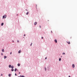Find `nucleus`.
Masks as SVG:
<instances>
[{
	"mask_svg": "<svg viewBox=\"0 0 77 77\" xmlns=\"http://www.w3.org/2000/svg\"><path fill=\"white\" fill-rule=\"evenodd\" d=\"M39 27H40V28H41V26H40Z\"/></svg>",
	"mask_w": 77,
	"mask_h": 77,
	"instance_id": "4be33fe9",
	"label": "nucleus"
},
{
	"mask_svg": "<svg viewBox=\"0 0 77 77\" xmlns=\"http://www.w3.org/2000/svg\"><path fill=\"white\" fill-rule=\"evenodd\" d=\"M6 18V15H5L4 16H3V18Z\"/></svg>",
	"mask_w": 77,
	"mask_h": 77,
	"instance_id": "f257e3e1",
	"label": "nucleus"
},
{
	"mask_svg": "<svg viewBox=\"0 0 77 77\" xmlns=\"http://www.w3.org/2000/svg\"><path fill=\"white\" fill-rule=\"evenodd\" d=\"M29 12H28L26 14V15H28V14H29Z\"/></svg>",
	"mask_w": 77,
	"mask_h": 77,
	"instance_id": "ddd939ff",
	"label": "nucleus"
},
{
	"mask_svg": "<svg viewBox=\"0 0 77 77\" xmlns=\"http://www.w3.org/2000/svg\"><path fill=\"white\" fill-rule=\"evenodd\" d=\"M51 32H52L51 31Z\"/></svg>",
	"mask_w": 77,
	"mask_h": 77,
	"instance_id": "f704fd0d",
	"label": "nucleus"
},
{
	"mask_svg": "<svg viewBox=\"0 0 77 77\" xmlns=\"http://www.w3.org/2000/svg\"><path fill=\"white\" fill-rule=\"evenodd\" d=\"M14 42V41H13V42Z\"/></svg>",
	"mask_w": 77,
	"mask_h": 77,
	"instance_id": "2f4dec72",
	"label": "nucleus"
},
{
	"mask_svg": "<svg viewBox=\"0 0 77 77\" xmlns=\"http://www.w3.org/2000/svg\"><path fill=\"white\" fill-rule=\"evenodd\" d=\"M11 70L12 71H14V70L13 69H12Z\"/></svg>",
	"mask_w": 77,
	"mask_h": 77,
	"instance_id": "dca6fc26",
	"label": "nucleus"
},
{
	"mask_svg": "<svg viewBox=\"0 0 77 77\" xmlns=\"http://www.w3.org/2000/svg\"><path fill=\"white\" fill-rule=\"evenodd\" d=\"M4 23H2V24H1V26H3V24H4Z\"/></svg>",
	"mask_w": 77,
	"mask_h": 77,
	"instance_id": "4468645a",
	"label": "nucleus"
},
{
	"mask_svg": "<svg viewBox=\"0 0 77 77\" xmlns=\"http://www.w3.org/2000/svg\"><path fill=\"white\" fill-rule=\"evenodd\" d=\"M11 65H9V68H11Z\"/></svg>",
	"mask_w": 77,
	"mask_h": 77,
	"instance_id": "6e6552de",
	"label": "nucleus"
},
{
	"mask_svg": "<svg viewBox=\"0 0 77 77\" xmlns=\"http://www.w3.org/2000/svg\"><path fill=\"white\" fill-rule=\"evenodd\" d=\"M26 36V35L24 34V36Z\"/></svg>",
	"mask_w": 77,
	"mask_h": 77,
	"instance_id": "cd10ccee",
	"label": "nucleus"
},
{
	"mask_svg": "<svg viewBox=\"0 0 77 77\" xmlns=\"http://www.w3.org/2000/svg\"><path fill=\"white\" fill-rule=\"evenodd\" d=\"M15 75H17V74H16V73L15 74Z\"/></svg>",
	"mask_w": 77,
	"mask_h": 77,
	"instance_id": "c756f323",
	"label": "nucleus"
},
{
	"mask_svg": "<svg viewBox=\"0 0 77 77\" xmlns=\"http://www.w3.org/2000/svg\"><path fill=\"white\" fill-rule=\"evenodd\" d=\"M59 61H60V60H61V58H59Z\"/></svg>",
	"mask_w": 77,
	"mask_h": 77,
	"instance_id": "f3484780",
	"label": "nucleus"
},
{
	"mask_svg": "<svg viewBox=\"0 0 77 77\" xmlns=\"http://www.w3.org/2000/svg\"><path fill=\"white\" fill-rule=\"evenodd\" d=\"M17 42H19V41L17 40Z\"/></svg>",
	"mask_w": 77,
	"mask_h": 77,
	"instance_id": "5701e85b",
	"label": "nucleus"
},
{
	"mask_svg": "<svg viewBox=\"0 0 77 77\" xmlns=\"http://www.w3.org/2000/svg\"><path fill=\"white\" fill-rule=\"evenodd\" d=\"M20 74V72H19V74Z\"/></svg>",
	"mask_w": 77,
	"mask_h": 77,
	"instance_id": "7c9ffc66",
	"label": "nucleus"
},
{
	"mask_svg": "<svg viewBox=\"0 0 77 77\" xmlns=\"http://www.w3.org/2000/svg\"><path fill=\"white\" fill-rule=\"evenodd\" d=\"M1 76H2L3 75V74H1Z\"/></svg>",
	"mask_w": 77,
	"mask_h": 77,
	"instance_id": "a878e982",
	"label": "nucleus"
},
{
	"mask_svg": "<svg viewBox=\"0 0 77 77\" xmlns=\"http://www.w3.org/2000/svg\"><path fill=\"white\" fill-rule=\"evenodd\" d=\"M37 24V23L36 22H35L34 23V25H36Z\"/></svg>",
	"mask_w": 77,
	"mask_h": 77,
	"instance_id": "39448f33",
	"label": "nucleus"
},
{
	"mask_svg": "<svg viewBox=\"0 0 77 77\" xmlns=\"http://www.w3.org/2000/svg\"><path fill=\"white\" fill-rule=\"evenodd\" d=\"M51 32H52L51 31Z\"/></svg>",
	"mask_w": 77,
	"mask_h": 77,
	"instance_id": "c9c22d12",
	"label": "nucleus"
},
{
	"mask_svg": "<svg viewBox=\"0 0 77 77\" xmlns=\"http://www.w3.org/2000/svg\"><path fill=\"white\" fill-rule=\"evenodd\" d=\"M72 66L73 68H74V67H75V65H74V64H73L72 65Z\"/></svg>",
	"mask_w": 77,
	"mask_h": 77,
	"instance_id": "f03ea898",
	"label": "nucleus"
},
{
	"mask_svg": "<svg viewBox=\"0 0 77 77\" xmlns=\"http://www.w3.org/2000/svg\"><path fill=\"white\" fill-rule=\"evenodd\" d=\"M2 52H4V51H5V50H4V49H2Z\"/></svg>",
	"mask_w": 77,
	"mask_h": 77,
	"instance_id": "9d476101",
	"label": "nucleus"
},
{
	"mask_svg": "<svg viewBox=\"0 0 77 77\" xmlns=\"http://www.w3.org/2000/svg\"><path fill=\"white\" fill-rule=\"evenodd\" d=\"M54 41H55V42H56V43H57V40H56V39H55L54 40Z\"/></svg>",
	"mask_w": 77,
	"mask_h": 77,
	"instance_id": "7ed1b4c3",
	"label": "nucleus"
},
{
	"mask_svg": "<svg viewBox=\"0 0 77 77\" xmlns=\"http://www.w3.org/2000/svg\"><path fill=\"white\" fill-rule=\"evenodd\" d=\"M6 58H7V57L4 56V59H6Z\"/></svg>",
	"mask_w": 77,
	"mask_h": 77,
	"instance_id": "f8f14e48",
	"label": "nucleus"
},
{
	"mask_svg": "<svg viewBox=\"0 0 77 77\" xmlns=\"http://www.w3.org/2000/svg\"><path fill=\"white\" fill-rule=\"evenodd\" d=\"M16 71H17V68H15L14 69V71L16 72Z\"/></svg>",
	"mask_w": 77,
	"mask_h": 77,
	"instance_id": "0eeeda50",
	"label": "nucleus"
},
{
	"mask_svg": "<svg viewBox=\"0 0 77 77\" xmlns=\"http://www.w3.org/2000/svg\"><path fill=\"white\" fill-rule=\"evenodd\" d=\"M42 39H43V37H42Z\"/></svg>",
	"mask_w": 77,
	"mask_h": 77,
	"instance_id": "c85d7f7f",
	"label": "nucleus"
},
{
	"mask_svg": "<svg viewBox=\"0 0 77 77\" xmlns=\"http://www.w3.org/2000/svg\"><path fill=\"white\" fill-rule=\"evenodd\" d=\"M32 43L30 44V46H32Z\"/></svg>",
	"mask_w": 77,
	"mask_h": 77,
	"instance_id": "aec40b11",
	"label": "nucleus"
},
{
	"mask_svg": "<svg viewBox=\"0 0 77 77\" xmlns=\"http://www.w3.org/2000/svg\"><path fill=\"white\" fill-rule=\"evenodd\" d=\"M17 15H18V14H17Z\"/></svg>",
	"mask_w": 77,
	"mask_h": 77,
	"instance_id": "72a5a7b5",
	"label": "nucleus"
},
{
	"mask_svg": "<svg viewBox=\"0 0 77 77\" xmlns=\"http://www.w3.org/2000/svg\"><path fill=\"white\" fill-rule=\"evenodd\" d=\"M21 77H25L24 76L22 75V76H21Z\"/></svg>",
	"mask_w": 77,
	"mask_h": 77,
	"instance_id": "6ab92c4d",
	"label": "nucleus"
},
{
	"mask_svg": "<svg viewBox=\"0 0 77 77\" xmlns=\"http://www.w3.org/2000/svg\"><path fill=\"white\" fill-rule=\"evenodd\" d=\"M26 11H27V10H26Z\"/></svg>",
	"mask_w": 77,
	"mask_h": 77,
	"instance_id": "473e14b6",
	"label": "nucleus"
},
{
	"mask_svg": "<svg viewBox=\"0 0 77 77\" xmlns=\"http://www.w3.org/2000/svg\"><path fill=\"white\" fill-rule=\"evenodd\" d=\"M21 51H19L18 53H21Z\"/></svg>",
	"mask_w": 77,
	"mask_h": 77,
	"instance_id": "9b49d317",
	"label": "nucleus"
},
{
	"mask_svg": "<svg viewBox=\"0 0 77 77\" xmlns=\"http://www.w3.org/2000/svg\"><path fill=\"white\" fill-rule=\"evenodd\" d=\"M67 43H68V44H70V42H67Z\"/></svg>",
	"mask_w": 77,
	"mask_h": 77,
	"instance_id": "20e7f679",
	"label": "nucleus"
},
{
	"mask_svg": "<svg viewBox=\"0 0 77 77\" xmlns=\"http://www.w3.org/2000/svg\"><path fill=\"white\" fill-rule=\"evenodd\" d=\"M45 71H46V69H47V68H46V67H45Z\"/></svg>",
	"mask_w": 77,
	"mask_h": 77,
	"instance_id": "a211bd4d",
	"label": "nucleus"
},
{
	"mask_svg": "<svg viewBox=\"0 0 77 77\" xmlns=\"http://www.w3.org/2000/svg\"><path fill=\"white\" fill-rule=\"evenodd\" d=\"M1 54H2V55H3V54L2 53H1Z\"/></svg>",
	"mask_w": 77,
	"mask_h": 77,
	"instance_id": "b1692460",
	"label": "nucleus"
},
{
	"mask_svg": "<svg viewBox=\"0 0 77 77\" xmlns=\"http://www.w3.org/2000/svg\"><path fill=\"white\" fill-rule=\"evenodd\" d=\"M17 66H20V63H18L17 64Z\"/></svg>",
	"mask_w": 77,
	"mask_h": 77,
	"instance_id": "423d86ee",
	"label": "nucleus"
},
{
	"mask_svg": "<svg viewBox=\"0 0 77 77\" xmlns=\"http://www.w3.org/2000/svg\"><path fill=\"white\" fill-rule=\"evenodd\" d=\"M47 59V57H46L45 58V59Z\"/></svg>",
	"mask_w": 77,
	"mask_h": 77,
	"instance_id": "393cba45",
	"label": "nucleus"
},
{
	"mask_svg": "<svg viewBox=\"0 0 77 77\" xmlns=\"http://www.w3.org/2000/svg\"><path fill=\"white\" fill-rule=\"evenodd\" d=\"M63 54H65V53H63Z\"/></svg>",
	"mask_w": 77,
	"mask_h": 77,
	"instance_id": "412c9836",
	"label": "nucleus"
},
{
	"mask_svg": "<svg viewBox=\"0 0 77 77\" xmlns=\"http://www.w3.org/2000/svg\"><path fill=\"white\" fill-rule=\"evenodd\" d=\"M10 54H12V52L10 53Z\"/></svg>",
	"mask_w": 77,
	"mask_h": 77,
	"instance_id": "bb28decb",
	"label": "nucleus"
},
{
	"mask_svg": "<svg viewBox=\"0 0 77 77\" xmlns=\"http://www.w3.org/2000/svg\"><path fill=\"white\" fill-rule=\"evenodd\" d=\"M11 68H14V66H11Z\"/></svg>",
	"mask_w": 77,
	"mask_h": 77,
	"instance_id": "1a4fd4ad",
	"label": "nucleus"
},
{
	"mask_svg": "<svg viewBox=\"0 0 77 77\" xmlns=\"http://www.w3.org/2000/svg\"><path fill=\"white\" fill-rule=\"evenodd\" d=\"M11 74H9L8 75V76H9V77H11Z\"/></svg>",
	"mask_w": 77,
	"mask_h": 77,
	"instance_id": "2eb2a0df",
	"label": "nucleus"
}]
</instances>
